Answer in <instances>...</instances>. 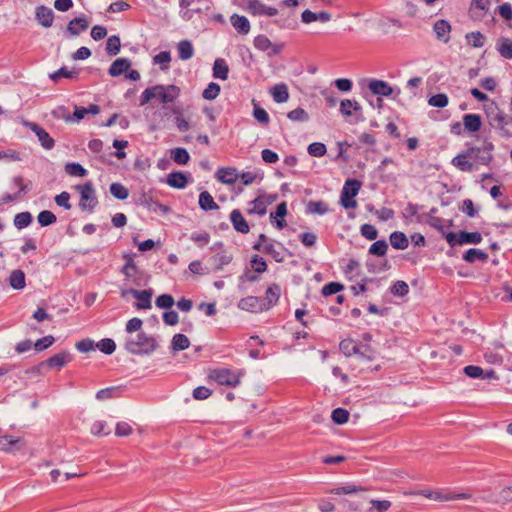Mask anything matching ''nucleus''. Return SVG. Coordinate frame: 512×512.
Masks as SVG:
<instances>
[{"label": "nucleus", "mask_w": 512, "mask_h": 512, "mask_svg": "<svg viewBox=\"0 0 512 512\" xmlns=\"http://www.w3.org/2000/svg\"><path fill=\"white\" fill-rule=\"evenodd\" d=\"M489 125L502 137H512V116L502 111L495 103L486 108Z\"/></svg>", "instance_id": "obj_1"}, {"label": "nucleus", "mask_w": 512, "mask_h": 512, "mask_svg": "<svg viewBox=\"0 0 512 512\" xmlns=\"http://www.w3.org/2000/svg\"><path fill=\"white\" fill-rule=\"evenodd\" d=\"M180 95V88L176 85H155L146 88L140 96V105L144 106L152 99L157 98L161 103L174 102Z\"/></svg>", "instance_id": "obj_2"}, {"label": "nucleus", "mask_w": 512, "mask_h": 512, "mask_svg": "<svg viewBox=\"0 0 512 512\" xmlns=\"http://www.w3.org/2000/svg\"><path fill=\"white\" fill-rule=\"evenodd\" d=\"M125 348L134 355L151 354L158 348V343L153 336L139 332L135 337L126 340Z\"/></svg>", "instance_id": "obj_3"}, {"label": "nucleus", "mask_w": 512, "mask_h": 512, "mask_svg": "<svg viewBox=\"0 0 512 512\" xmlns=\"http://www.w3.org/2000/svg\"><path fill=\"white\" fill-rule=\"evenodd\" d=\"M245 375L244 370H232L228 368L214 369L210 372V379L219 385L235 388L241 383L242 377Z\"/></svg>", "instance_id": "obj_4"}, {"label": "nucleus", "mask_w": 512, "mask_h": 512, "mask_svg": "<svg viewBox=\"0 0 512 512\" xmlns=\"http://www.w3.org/2000/svg\"><path fill=\"white\" fill-rule=\"evenodd\" d=\"M362 183L357 179H347L340 195V203L346 209H355L357 202L354 199L359 193Z\"/></svg>", "instance_id": "obj_5"}, {"label": "nucleus", "mask_w": 512, "mask_h": 512, "mask_svg": "<svg viewBox=\"0 0 512 512\" xmlns=\"http://www.w3.org/2000/svg\"><path fill=\"white\" fill-rule=\"evenodd\" d=\"M238 5L252 15L273 17L278 14V10L276 8L267 6L260 0H242Z\"/></svg>", "instance_id": "obj_6"}, {"label": "nucleus", "mask_w": 512, "mask_h": 512, "mask_svg": "<svg viewBox=\"0 0 512 512\" xmlns=\"http://www.w3.org/2000/svg\"><path fill=\"white\" fill-rule=\"evenodd\" d=\"M80 192L79 206L82 210L92 211L98 204V200L95 196V190L91 182H87L77 187Z\"/></svg>", "instance_id": "obj_7"}, {"label": "nucleus", "mask_w": 512, "mask_h": 512, "mask_svg": "<svg viewBox=\"0 0 512 512\" xmlns=\"http://www.w3.org/2000/svg\"><path fill=\"white\" fill-rule=\"evenodd\" d=\"M414 494L422 495L428 499L438 501V502H447L459 499H469L470 495L466 493H451L444 492L441 490H421L419 492H415Z\"/></svg>", "instance_id": "obj_8"}, {"label": "nucleus", "mask_w": 512, "mask_h": 512, "mask_svg": "<svg viewBox=\"0 0 512 512\" xmlns=\"http://www.w3.org/2000/svg\"><path fill=\"white\" fill-rule=\"evenodd\" d=\"M467 149H473L474 153L470 156L478 164L489 165L493 160L492 151L494 150V144L488 140H485L481 147L469 146Z\"/></svg>", "instance_id": "obj_9"}, {"label": "nucleus", "mask_w": 512, "mask_h": 512, "mask_svg": "<svg viewBox=\"0 0 512 512\" xmlns=\"http://www.w3.org/2000/svg\"><path fill=\"white\" fill-rule=\"evenodd\" d=\"M253 249L270 255L276 262H282L284 260L283 250L284 247L278 243V247L273 242L262 244L255 243Z\"/></svg>", "instance_id": "obj_10"}, {"label": "nucleus", "mask_w": 512, "mask_h": 512, "mask_svg": "<svg viewBox=\"0 0 512 512\" xmlns=\"http://www.w3.org/2000/svg\"><path fill=\"white\" fill-rule=\"evenodd\" d=\"M26 126L32 132L35 133L41 146L44 149L50 150L54 147L55 142H54L53 138L49 135V133L44 128H42L40 125H38L37 123H34V122H29L26 124Z\"/></svg>", "instance_id": "obj_11"}, {"label": "nucleus", "mask_w": 512, "mask_h": 512, "mask_svg": "<svg viewBox=\"0 0 512 512\" xmlns=\"http://www.w3.org/2000/svg\"><path fill=\"white\" fill-rule=\"evenodd\" d=\"M473 151V149H467L465 152L458 154L452 159L451 164L463 172L474 171L476 169L475 164L468 160L473 155Z\"/></svg>", "instance_id": "obj_12"}, {"label": "nucleus", "mask_w": 512, "mask_h": 512, "mask_svg": "<svg viewBox=\"0 0 512 512\" xmlns=\"http://www.w3.org/2000/svg\"><path fill=\"white\" fill-rule=\"evenodd\" d=\"M339 349L347 357L357 354L369 360L372 359L370 355L366 354L370 350L368 347H365V351H361L360 347L351 339L342 340L339 344Z\"/></svg>", "instance_id": "obj_13"}, {"label": "nucleus", "mask_w": 512, "mask_h": 512, "mask_svg": "<svg viewBox=\"0 0 512 512\" xmlns=\"http://www.w3.org/2000/svg\"><path fill=\"white\" fill-rule=\"evenodd\" d=\"M281 295V287L280 285L273 283L271 284L265 293V297L261 298V302L263 307H265V311L269 310L273 306L277 304Z\"/></svg>", "instance_id": "obj_14"}, {"label": "nucleus", "mask_w": 512, "mask_h": 512, "mask_svg": "<svg viewBox=\"0 0 512 512\" xmlns=\"http://www.w3.org/2000/svg\"><path fill=\"white\" fill-rule=\"evenodd\" d=\"M129 293L138 300V302L135 304V307L139 310H146L151 308V298L153 295L152 290H136V289H129Z\"/></svg>", "instance_id": "obj_15"}, {"label": "nucleus", "mask_w": 512, "mask_h": 512, "mask_svg": "<svg viewBox=\"0 0 512 512\" xmlns=\"http://www.w3.org/2000/svg\"><path fill=\"white\" fill-rule=\"evenodd\" d=\"M368 88L374 95H381L385 97H390L394 92L393 87H391L388 82L378 79L370 80Z\"/></svg>", "instance_id": "obj_16"}, {"label": "nucleus", "mask_w": 512, "mask_h": 512, "mask_svg": "<svg viewBox=\"0 0 512 512\" xmlns=\"http://www.w3.org/2000/svg\"><path fill=\"white\" fill-rule=\"evenodd\" d=\"M238 307L242 310L254 313L265 311V307H263L261 302V297L256 296H247L242 298L238 303Z\"/></svg>", "instance_id": "obj_17"}, {"label": "nucleus", "mask_w": 512, "mask_h": 512, "mask_svg": "<svg viewBox=\"0 0 512 512\" xmlns=\"http://www.w3.org/2000/svg\"><path fill=\"white\" fill-rule=\"evenodd\" d=\"M36 20L45 28L51 27L54 20V12L51 8L40 5L35 11Z\"/></svg>", "instance_id": "obj_18"}, {"label": "nucleus", "mask_w": 512, "mask_h": 512, "mask_svg": "<svg viewBox=\"0 0 512 512\" xmlns=\"http://www.w3.org/2000/svg\"><path fill=\"white\" fill-rule=\"evenodd\" d=\"M88 27L89 22L85 17H77L68 23L66 31L70 36H78L86 31Z\"/></svg>", "instance_id": "obj_19"}, {"label": "nucleus", "mask_w": 512, "mask_h": 512, "mask_svg": "<svg viewBox=\"0 0 512 512\" xmlns=\"http://www.w3.org/2000/svg\"><path fill=\"white\" fill-rule=\"evenodd\" d=\"M433 31L435 32L437 39L443 41L444 43L449 42L451 25L448 21L444 19L437 20L433 25Z\"/></svg>", "instance_id": "obj_20"}, {"label": "nucleus", "mask_w": 512, "mask_h": 512, "mask_svg": "<svg viewBox=\"0 0 512 512\" xmlns=\"http://www.w3.org/2000/svg\"><path fill=\"white\" fill-rule=\"evenodd\" d=\"M70 361H72V355L68 351H62L48 358L43 364L50 368H62Z\"/></svg>", "instance_id": "obj_21"}, {"label": "nucleus", "mask_w": 512, "mask_h": 512, "mask_svg": "<svg viewBox=\"0 0 512 512\" xmlns=\"http://www.w3.org/2000/svg\"><path fill=\"white\" fill-rule=\"evenodd\" d=\"M230 220L234 229L242 234H247L250 230L249 225L238 209L232 210Z\"/></svg>", "instance_id": "obj_22"}, {"label": "nucleus", "mask_w": 512, "mask_h": 512, "mask_svg": "<svg viewBox=\"0 0 512 512\" xmlns=\"http://www.w3.org/2000/svg\"><path fill=\"white\" fill-rule=\"evenodd\" d=\"M216 177L222 183L234 184L238 180L239 174L235 168L223 167L217 170Z\"/></svg>", "instance_id": "obj_23"}, {"label": "nucleus", "mask_w": 512, "mask_h": 512, "mask_svg": "<svg viewBox=\"0 0 512 512\" xmlns=\"http://www.w3.org/2000/svg\"><path fill=\"white\" fill-rule=\"evenodd\" d=\"M21 438L11 435L0 436V450L5 452H12L21 448Z\"/></svg>", "instance_id": "obj_24"}, {"label": "nucleus", "mask_w": 512, "mask_h": 512, "mask_svg": "<svg viewBox=\"0 0 512 512\" xmlns=\"http://www.w3.org/2000/svg\"><path fill=\"white\" fill-rule=\"evenodd\" d=\"M270 94L276 103H285L289 99V91L285 83H279L271 87Z\"/></svg>", "instance_id": "obj_25"}, {"label": "nucleus", "mask_w": 512, "mask_h": 512, "mask_svg": "<svg viewBox=\"0 0 512 512\" xmlns=\"http://www.w3.org/2000/svg\"><path fill=\"white\" fill-rule=\"evenodd\" d=\"M230 20L232 26L236 29L238 33L246 35L250 32V22L245 16L233 14Z\"/></svg>", "instance_id": "obj_26"}, {"label": "nucleus", "mask_w": 512, "mask_h": 512, "mask_svg": "<svg viewBox=\"0 0 512 512\" xmlns=\"http://www.w3.org/2000/svg\"><path fill=\"white\" fill-rule=\"evenodd\" d=\"M268 204H270V201L264 196H259L249 203L250 208L248 209V213L263 216L266 214Z\"/></svg>", "instance_id": "obj_27"}, {"label": "nucleus", "mask_w": 512, "mask_h": 512, "mask_svg": "<svg viewBox=\"0 0 512 512\" xmlns=\"http://www.w3.org/2000/svg\"><path fill=\"white\" fill-rule=\"evenodd\" d=\"M141 204L152 212L160 211L162 213H167L169 211V208L166 205H163L157 200H154L153 197L148 194L142 195Z\"/></svg>", "instance_id": "obj_28"}, {"label": "nucleus", "mask_w": 512, "mask_h": 512, "mask_svg": "<svg viewBox=\"0 0 512 512\" xmlns=\"http://www.w3.org/2000/svg\"><path fill=\"white\" fill-rule=\"evenodd\" d=\"M463 124L467 131L477 132L482 125L481 116L474 113L466 114L463 116Z\"/></svg>", "instance_id": "obj_29"}, {"label": "nucleus", "mask_w": 512, "mask_h": 512, "mask_svg": "<svg viewBox=\"0 0 512 512\" xmlns=\"http://www.w3.org/2000/svg\"><path fill=\"white\" fill-rule=\"evenodd\" d=\"M131 66V62L127 58L116 59L109 68V74L113 77L120 76L127 71Z\"/></svg>", "instance_id": "obj_30"}, {"label": "nucleus", "mask_w": 512, "mask_h": 512, "mask_svg": "<svg viewBox=\"0 0 512 512\" xmlns=\"http://www.w3.org/2000/svg\"><path fill=\"white\" fill-rule=\"evenodd\" d=\"M166 182L171 187L183 189L186 187L188 180L184 173L177 171L168 174Z\"/></svg>", "instance_id": "obj_31"}, {"label": "nucleus", "mask_w": 512, "mask_h": 512, "mask_svg": "<svg viewBox=\"0 0 512 512\" xmlns=\"http://www.w3.org/2000/svg\"><path fill=\"white\" fill-rule=\"evenodd\" d=\"M287 214V205L286 202H282L277 205L275 212L270 214L271 220H276L275 225L278 229H283L286 226V221L278 218H284Z\"/></svg>", "instance_id": "obj_32"}, {"label": "nucleus", "mask_w": 512, "mask_h": 512, "mask_svg": "<svg viewBox=\"0 0 512 512\" xmlns=\"http://www.w3.org/2000/svg\"><path fill=\"white\" fill-rule=\"evenodd\" d=\"M9 284L13 289L21 290L25 287V274L22 270H13L8 278Z\"/></svg>", "instance_id": "obj_33"}, {"label": "nucleus", "mask_w": 512, "mask_h": 512, "mask_svg": "<svg viewBox=\"0 0 512 512\" xmlns=\"http://www.w3.org/2000/svg\"><path fill=\"white\" fill-rule=\"evenodd\" d=\"M228 73L229 67L225 60L222 58L216 59L213 65V76L221 80H226L228 78Z\"/></svg>", "instance_id": "obj_34"}, {"label": "nucleus", "mask_w": 512, "mask_h": 512, "mask_svg": "<svg viewBox=\"0 0 512 512\" xmlns=\"http://www.w3.org/2000/svg\"><path fill=\"white\" fill-rule=\"evenodd\" d=\"M464 373L470 378H491L494 377L495 372L493 370H489L485 373L481 367L475 365H468L464 368Z\"/></svg>", "instance_id": "obj_35"}, {"label": "nucleus", "mask_w": 512, "mask_h": 512, "mask_svg": "<svg viewBox=\"0 0 512 512\" xmlns=\"http://www.w3.org/2000/svg\"><path fill=\"white\" fill-rule=\"evenodd\" d=\"M390 243L393 248L404 250L408 247V239L403 232L395 231L390 234Z\"/></svg>", "instance_id": "obj_36"}, {"label": "nucleus", "mask_w": 512, "mask_h": 512, "mask_svg": "<svg viewBox=\"0 0 512 512\" xmlns=\"http://www.w3.org/2000/svg\"><path fill=\"white\" fill-rule=\"evenodd\" d=\"M199 206L205 211L219 209L218 204L214 201L212 195L208 191H203L200 193Z\"/></svg>", "instance_id": "obj_37"}, {"label": "nucleus", "mask_w": 512, "mask_h": 512, "mask_svg": "<svg viewBox=\"0 0 512 512\" xmlns=\"http://www.w3.org/2000/svg\"><path fill=\"white\" fill-rule=\"evenodd\" d=\"M482 241V236L479 232H466L460 231L458 244H479Z\"/></svg>", "instance_id": "obj_38"}, {"label": "nucleus", "mask_w": 512, "mask_h": 512, "mask_svg": "<svg viewBox=\"0 0 512 512\" xmlns=\"http://www.w3.org/2000/svg\"><path fill=\"white\" fill-rule=\"evenodd\" d=\"M178 56L181 60L186 61L193 57L194 49L192 43L188 40H182L178 43Z\"/></svg>", "instance_id": "obj_39"}, {"label": "nucleus", "mask_w": 512, "mask_h": 512, "mask_svg": "<svg viewBox=\"0 0 512 512\" xmlns=\"http://www.w3.org/2000/svg\"><path fill=\"white\" fill-rule=\"evenodd\" d=\"M487 259V253L475 248H471L463 254V260L468 263H474L475 261L485 262Z\"/></svg>", "instance_id": "obj_40"}, {"label": "nucleus", "mask_w": 512, "mask_h": 512, "mask_svg": "<svg viewBox=\"0 0 512 512\" xmlns=\"http://www.w3.org/2000/svg\"><path fill=\"white\" fill-rule=\"evenodd\" d=\"M170 157L175 163L179 165H185L190 160V155L187 150L181 147L172 149L170 152Z\"/></svg>", "instance_id": "obj_41"}, {"label": "nucleus", "mask_w": 512, "mask_h": 512, "mask_svg": "<svg viewBox=\"0 0 512 512\" xmlns=\"http://www.w3.org/2000/svg\"><path fill=\"white\" fill-rule=\"evenodd\" d=\"M190 341L188 337L184 334L178 333L175 334L171 341V349L173 351H182L189 347Z\"/></svg>", "instance_id": "obj_42"}, {"label": "nucleus", "mask_w": 512, "mask_h": 512, "mask_svg": "<svg viewBox=\"0 0 512 512\" xmlns=\"http://www.w3.org/2000/svg\"><path fill=\"white\" fill-rule=\"evenodd\" d=\"M328 210V205L324 201H309L306 206V212L310 214L324 215Z\"/></svg>", "instance_id": "obj_43"}, {"label": "nucleus", "mask_w": 512, "mask_h": 512, "mask_svg": "<svg viewBox=\"0 0 512 512\" xmlns=\"http://www.w3.org/2000/svg\"><path fill=\"white\" fill-rule=\"evenodd\" d=\"M127 272L128 274H124L125 277L128 280H131L135 286H142L143 284H146L148 279L145 277L144 272L138 268V266L135 270Z\"/></svg>", "instance_id": "obj_44"}, {"label": "nucleus", "mask_w": 512, "mask_h": 512, "mask_svg": "<svg viewBox=\"0 0 512 512\" xmlns=\"http://www.w3.org/2000/svg\"><path fill=\"white\" fill-rule=\"evenodd\" d=\"M121 48L120 38L116 35H112L107 39L106 51L110 56H115L119 53Z\"/></svg>", "instance_id": "obj_45"}, {"label": "nucleus", "mask_w": 512, "mask_h": 512, "mask_svg": "<svg viewBox=\"0 0 512 512\" xmlns=\"http://www.w3.org/2000/svg\"><path fill=\"white\" fill-rule=\"evenodd\" d=\"M65 172L70 176L84 177L87 174V170L79 163L70 162L65 165Z\"/></svg>", "instance_id": "obj_46"}, {"label": "nucleus", "mask_w": 512, "mask_h": 512, "mask_svg": "<svg viewBox=\"0 0 512 512\" xmlns=\"http://www.w3.org/2000/svg\"><path fill=\"white\" fill-rule=\"evenodd\" d=\"M232 259V255L226 253L225 251L219 252L212 257L217 270H221L225 265H228Z\"/></svg>", "instance_id": "obj_47"}, {"label": "nucleus", "mask_w": 512, "mask_h": 512, "mask_svg": "<svg viewBox=\"0 0 512 512\" xmlns=\"http://www.w3.org/2000/svg\"><path fill=\"white\" fill-rule=\"evenodd\" d=\"M32 222V215L30 212H21L15 215L14 225L18 229H23L29 226Z\"/></svg>", "instance_id": "obj_48"}, {"label": "nucleus", "mask_w": 512, "mask_h": 512, "mask_svg": "<svg viewBox=\"0 0 512 512\" xmlns=\"http://www.w3.org/2000/svg\"><path fill=\"white\" fill-rule=\"evenodd\" d=\"M110 193L119 200H125L129 196L128 189L121 183H112L110 185Z\"/></svg>", "instance_id": "obj_49"}, {"label": "nucleus", "mask_w": 512, "mask_h": 512, "mask_svg": "<svg viewBox=\"0 0 512 512\" xmlns=\"http://www.w3.org/2000/svg\"><path fill=\"white\" fill-rule=\"evenodd\" d=\"M154 64H159L162 70H167L169 68V63L171 62V54L169 51H162L154 56L153 58Z\"/></svg>", "instance_id": "obj_50"}, {"label": "nucleus", "mask_w": 512, "mask_h": 512, "mask_svg": "<svg viewBox=\"0 0 512 512\" xmlns=\"http://www.w3.org/2000/svg\"><path fill=\"white\" fill-rule=\"evenodd\" d=\"M388 244L385 240L375 241L369 248V253L375 256H384L387 252Z\"/></svg>", "instance_id": "obj_51"}, {"label": "nucleus", "mask_w": 512, "mask_h": 512, "mask_svg": "<svg viewBox=\"0 0 512 512\" xmlns=\"http://www.w3.org/2000/svg\"><path fill=\"white\" fill-rule=\"evenodd\" d=\"M364 490H365V488H363L361 486L348 484V485H345L342 487L334 488V489L330 490L329 492L331 494L341 495V494H353V493H357V492L364 491Z\"/></svg>", "instance_id": "obj_52"}, {"label": "nucleus", "mask_w": 512, "mask_h": 512, "mask_svg": "<svg viewBox=\"0 0 512 512\" xmlns=\"http://www.w3.org/2000/svg\"><path fill=\"white\" fill-rule=\"evenodd\" d=\"M96 347L104 354L110 355L115 351L116 344L112 339L104 338L96 344Z\"/></svg>", "instance_id": "obj_53"}, {"label": "nucleus", "mask_w": 512, "mask_h": 512, "mask_svg": "<svg viewBox=\"0 0 512 512\" xmlns=\"http://www.w3.org/2000/svg\"><path fill=\"white\" fill-rule=\"evenodd\" d=\"M449 99L448 96L444 93H439L431 96L428 99V104L433 107L443 108L448 105Z\"/></svg>", "instance_id": "obj_54"}, {"label": "nucleus", "mask_w": 512, "mask_h": 512, "mask_svg": "<svg viewBox=\"0 0 512 512\" xmlns=\"http://www.w3.org/2000/svg\"><path fill=\"white\" fill-rule=\"evenodd\" d=\"M467 41L475 48L484 46L485 36L480 32H471L466 35Z\"/></svg>", "instance_id": "obj_55"}, {"label": "nucleus", "mask_w": 512, "mask_h": 512, "mask_svg": "<svg viewBox=\"0 0 512 512\" xmlns=\"http://www.w3.org/2000/svg\"><path fill=\"white\" fill-rule=\"evenodd\" d=\"M287 117L294 122H306L309 120L308 113L300 107L290 111Z\"/></svg>", "instance_id": "obj_56"}, {"label": "nucleus", "mask_w": 512, "mask_h": 512, "mask_svg": "<svg viewBox=\"0 0 512 512\" xmlns=\"http://www.w3.org/2000/svg\"><path fill=\"white\" fill-rule=\"evenodd\" d=\"M332 420L336 424H344L349 420V412L344 408H336L331 414Z\"/></svg>", "instance_id": "obj_57"}, {"label": "nucleus", "mask_w": 512, "mask_h": 512, "mask_svg": "<svg viewBox=\"0 0 512 512\" xmlns=\"http://www.w3.org/2000/svg\"><path fill=\"white\" fill-rule=\"evenodd\" d=\"M37 220L41 226H49L54 224L57 218L51 211L44 210L38 214Z\"/></svg>", "instance_id": "obj_58"}, {"label": "nucleus", "mask_w": 512, "mask_h": 512, "mask_svg": "<svg viewBox=\"0 0 512 512\" xmlns=\"http://www.w3.org/2000/svg\"><path fill=\"white\" fill-rule=\"evenodd\" d=\"M391 293L395 296L403 297L408 294L409 286L405 281H396L390 288Z\"/></svg>", "instance_id": "obj_59"}, {"label": "nucleus", "mask_w": 512, "mask_h": 512, "mask_svg": "<svg viewBox=\"0 0 512 512\" xmlns=\"http://www.w3.org/2000/svg\"><path fill=\"white\" fill-rule=\"evenodd\" d=\"M307 151L313 157H322L326 154L327 149L325 144L321 142H314L308 146Z\"/></svg>", "instance_id": "obj_60"}, {"label": "nucleus", "mask_w": 512, "mask_h": 512, "mask_svg": "<svg viewBox=\"0 0 512 512\" xmlns=\"http://www.w3.org/2000/svg\"><path fill=\"white\" fill-rule=\"evenodd\" d=\"M220 93V86L211 82L203 91L202 97L206 100H214Z\"/></svg>", "instance_id": "obj_61"}, {"label": "nucleus", "mask_w": 512, "mask_h": 512, "mask_svg": "<svg viewBox=\"0 0 512 512\" xmlns=\"http://www.w3.org/2000/svg\"><path fill=\"white\" fill-rule=\"evenodd\" d=\"M351 108H353L355 111H358L361 109V106L356 101L351 100H342L340 103V111L343 115L350 116L352 114Z\"/></svg>", "instance_id": "obj_62"}, {"label": "nucleus", "mask_w": 512, "mask_h": 512, "mask_svg": "<svg viewBox=\"0 0 512 512\" xmlns=\"http://www.w3.org/2000/svg\"><path fill=\"white\" fill-rule=\"evenodd\" d=\"M155 304L160 309H170L174 305V299L169 294H162L156 298Z\"/></svg>", "instance_id": "obj_63"}, {"label": "nucleus", "mask_w": 512, "mask_h": 512, "mask_svg": "<svg viewBox=\"0 0 512 512\" xmlns=\"http://www.w3.org/2000/svg\"><path fill=\"white\" fill-rule=\"evenodd\" d=\"M498 51L502 57L512 59V41L509 39H502L499 44Z\"/></svg>", "instance_id": "obj_64"}]
</instances>
